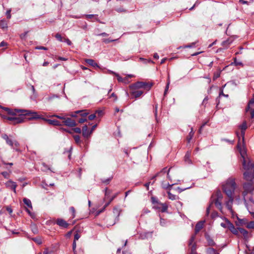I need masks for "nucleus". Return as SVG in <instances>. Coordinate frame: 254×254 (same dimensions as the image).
Here are the masks:
<instances>
[{
    "mask_svg": "<svg viewBox=\"0 0 254 254\" xmlns=\"http://www.w3.org/2000/svg\"><path fill=\"white\" fill-rule=\"evenodd\" d=\"M241 129V135L238 132H236L239 140L237 144V148L242 157V162L244 169L246 171L244 173L245 179L251 181L254 178V162L248 156L246 152V149L244 145L245 131L247 128L246 122H244L239 126Z\"/></svg>",
    "mask_w": 254,
    "mask_h": 254,
    "instance_id": "nucleus-1",
    "label": "nucleus"
},
{
    "mask_svg": "<svg viewBox=\"0 0 254 254\" xmlns=\"http://www.w3.org/2000/svg\"><path fill=\"white\" fill-rule=\"evenodd\" d=\"M152 86V84L147 82H137L129 86L130 94L133 98H137L143 93V90L148 91L150 89Z\"/></svg>",
    "mask_w": 254,
    "mask_h": 254,
    "instance_id": "nucleus-2",
    "label": "nucleus"
},
{
    "mask_svg": "<svg viewBox=\"0 0 254 254\" xmlns=\"http://www.w3.org/2000/svg\"><path fill=\"white\" fill-rule=\"evenodd\" d=\"M236 188L235 179L232 178L228 179L222 185L223 190L228 197L233 196Z\"/></svg>",
    "mask_w": 254,
    "mask_h": 254,
    "instance_id": "nucleus-3",
    "label": "nucleus"
},
{
    "mask_svg": "<svg viewBox=\"0 0 254 254\" xmlns=\"http://www.w3.org/2000/svg\"><path fill=\"white\" fill-rule=\"evenodd\" d=\"M170 169H167V168H164L162 169V170L158 173L155 177L160 176L161 175L162 173H167V179L170 181L169 182L166 183L165 182H163L162 183V186L164 189H169L171 186L177 184V182L179 181L178 180H173L171 175H170Z\"/></svg>",
    "mask_w": 254,
    "mask_h": 254,
    "instance_id": "nucleus-4",
    "label": "nucleus"
},
{
    "mask_svg": "<svg viewBox=\"0 0 254 254\" xmlns=\"http://www.w3.org/2000/svg\"><path fill=\"white\" fill-rule=\"evenodd\" d=\"M244 191L243 192V199L245 201V203L246 204V207H247L248 210L249 212L251 214H254V213L251 211L252 209H251L250 207L248 205L246 199V196L248 193H252L253 191L254 190V187L251 182H249L247 183H245L243 185Z\"/></svg>",
    "mask_w": 254,
    "mask_h": 254,
    "instance_id": "nucleus-5",
    "label": "nucleus"
},
{
    "mask_svg": "<svg viewBox=\"0 0 254 254\" xmlns=\"http://www.w3.org/2000/svg\"><path fill=\"white\" fill-rule=\"evenodd\" d=\"M213 204H214L215 205L216 207L218 209H219L220 210L222 211V201L217 199L216 198H215V197L212 196L211 203H210L209 207L207 208V210H206L207 214L209 213L210 208Z\"/></svg>",
    "mask_w": 254,
    "mask_h": 254,
    "instance_id": "nucleus-6",
    "label": "nucleus"
},
{
    "mask_svg": "<svg viewBox=\"0 0 254 254\" xmlns=\"http://www.w3.org/2000/svg\"><path fill=\"white\" fill-rule=\"evenodd\" d=\"M0 116L3 119L9 121H13L14 123H21L23 122V120L20 117H9L0 113Z\"/></svg>",
    "mask_w": 254,
    "mask_h": 254,
    "instance_id": "nucleus-7",
    "label": "nucleus"
},
{
    "mask_svg": "<svg viewBox=\"0 0 254 254\" xmlns=\"http://www.w3.org/2000/svg\"><path fill=\"white\" fill-rule=\"evenodd\" d=\"M1 137L5 140L7 145L13 147V141L14 140L13 139V137L12 135L8 136L6 134H2Z\"/></svg>",
    "mask_w": 254,
    "mask_h": 254,
    "instance_id": "nucleus-8",
    "label": "nucleus"
},
{
    "mask_svg": "<svg viewBox=\"0 0 254 254\" xmlns=\"http://www.w3.org/2000/svg\"><path fill=\"white\" fill-rule=\"evenodd\" d=\"M63 123L64 125L70 127H73L76 126L75 121L69 118H66L64 121H63Z\"/></svg>",
    "mask_w": 254,
    "mask_h": 254,
    "instance_id": "nucleus-9",
    "label": "nucleus"
},
{
    "mask_svg": "<svg viewBox=\"0 0 254 254\" xmlns=\"http://www.w3.org/2000/svg\"><path fill=\"white\" fill-rule=\"evenodd\" d=\"M5 185L6 188L12 190L15 193H16V188L17 187V185L16 183L12 181L11 180H9L6 182Z\"/></svg>",
    "mask_w": 254,
    "mask_h": 254,
    "instance_id": "nucleus-10",
    "label": "nucleus"
},
{
    "mask_svg": "<svg viewBox=\"0 0 254 254\" xmlns=\"http://www.w3.org/2000/svg\"><path fill=\"white\" fill-rule=\"evenodd\" d=\"M228 198L229 199L225 202V205L227 209L230 211V212L233 213L232 204L234 197L233 196H231V197H228Z\"/></svg>",
    "mask_w": 254,
    "mask_h": 254,
    "instance_id": "nucleus-11",
    "label": "nucleus"
},
{
    "mask_svg": "<svg viewBox=\"0 0 254 254\" xmlns=\"http://www.w3.org/2000/svg\"><path fill=\"white\" fill-rule=\"evenodd\" d=\"M43 120L46 122H47L49 124L56 126H61L62 124L60 123L59 121L57 120H52L50 119H47L45 118H43Z\"/></svg>",
    "mask_w": 254,
    "mask_h": 254,
    "instance_id": "nucleus-12",
    "label": "nucleus"
},
{
    "mask_svg": "<svg viewBox=\"0 0 254 254\" xmlns=\"http://www.w3.org/2000/svg\"><path fill=\"white\" fill-rule=\"evenodd\" d=\"M254 105V98L250 101L249 104L248 105V107L246 108V111L247 112L249 110L251 109L252 106H253ZM251 114V118H253L254 117V109L252 111Z\"/></svg>",
    "mask_w": 254,
    "mask_h": 254,
    "instance_id": "nucleus-13",
    "label": "nucleus"
},
{
    "mask_svg": "<svg viewBox=\"0 0 254 254\" xmlns=\"http://www.w3.org/2000/svg\"><path fill=\"white\" fill-rule=\"evenodd\" d=\"M109 72L114 74L117 77V79L119 82H124L125 83H128V82H127V78H123L121 76H120L119 74L115 73V72H114L113 71L109 70Z\"/></svg>",
    "mask_w": 254,
    "mask_h": 254,
    "instance_id": "nucleus-14",
    "label": "nucleus"
},
{
    "mask_svg": "<svg viewBox=\"0 0 254 254\" xmlns=\"http://www.w3.org/2000/svg\"><path fill=\"white\" fill-rule=\"evenodd\" d=\"M91 134V131L89 130L88 127L86 125L82 127V135L84 137H88Z\"/></svg>",
    "mask_w": 254,
    "mask_h": 254,
    "instance_id": "nucleus-15",
    "label": "nucleus"
},
{
    "mask_svg": "<svg viewBox=\"0 0 254 254\" xmlns=\"http://www.w3.org/2000/svg\"><path fill=\"white\" fill-rule=\"evenodd\" d=\"M57 224L60 227L64 228H67L68 226V224L64 219H58L57 220Z\"/></svg>",
    "mask_w": 254,
    "mask_h": 254,
    "instance_id": "nucleus-16",
    "label": "nucleus"
},
{
    "mask_svg": "<svg viewBox=\"0 0 254 254\" xmlns=\"http://www.w3.org/2000/svg\"><path fill=\"white\" fill-rule=\"evenodd\" d=\"M121 210L118 207H115L113 209V214L116 217V221H119V217L121 214Z\"/></svg>",
    "mask_w": 254,
    "mask_h": 254,
    "instance_id": "nucleus-17",
    "label": "nucleus"
},
{
    "mask_svg": "<svg viewBox=\"0 0 254 254\" xmlns=\"http://www.w3.org/2000/svg\"><path fill=\"white\" fill-rule=\"evenodd\" d=\"M2 110L5 112H6L8 114L11 115H15L17 113L20 112V110H15L14 111H13L8 108H3Z\"/></svg>",
    "mask_w": 254,
    "mask_h": 254,
    "instance_id": "nucleus-18",
    "label": "nucleus"
},
{
    "mask_svg": "<svg viewBox=\"0 0 254 254\" xmlns=\"http://www.w3.org/2000/svg\"><path fill=\"white\" fill-rule=\"evenodd\" d=\"M44 117L42 116H40L38 114V113L36 112H34L33 113H32V115H31V117L29 118V120H35V119H42L43 120Z\"/></svg>",
    "mask_w": 254,
    "mask_h": 254,
    "instance_id": "nucleus-19",
    "label": "nucleus"
},
{
    "mask_svg": "<svg viewBox=\"0 0 254 254\" xmlns=\"http://www.w3.org/2000/svg\"><path fill=\"white\" fill-rule=\"evenodd\" d=\"M228 226H229L228 229L230 230V231H231V232L232 233H233L234 234H235V235L238 234V233H239L238 228L236 229L235 228V226H234V225L231 223H230V224H228Z\"/></svg>",
    "mask_w": 254,
    "mask_h": 254,
    "instance_id": "nucleus-20",
    "label": "nucleus"
},
{
    "mask_svg": "<svg viewBox=\"0 0 254 254\" xmlns=\"http://www.w3.org/2000/svg\"><path fill=\"white\" fill-rule=\"evenodd\" d=\"M204 221H200L198 222L195 228V233H198L203 227Z\"/></svg>",
    "mask_w": 254,
    "mask_h": 254,
    "instance_id": "nucleus-21",
    "label": "nucleus"
},
{
    "mask_svg": "<svg viewBox=\"0 0 254 254\" xmlns=\"http://www.w3.org/2000/svg\"><path fill=\"white\" fill-rule=\"evenodd\" d=\"M85 62L89 65L93 66L98 67L99 66L97 63H96L92 59H86L85 60Z\"/></svg>",
    "mask_w": 254,
    "mask_h": 254,
    "instance_id": "nucleus-22",
    "label": "nucleus"
},
{
    "mask_svg": "<svg viewBox=\"0 0 254 254\" xmlns=\"http://www.w3.org/2000/svg\"><path fill=\"white\" fill-rule=\"evenodd\" d=\"M190 152L188 151L185 156V161L186 162V163L189 164L191 163V161L190 159Z\"/></svg>",
    "mask_w": 254,
    "mask_h": 254,
    "instance_id": "nucleus-23",
    "label": "nucleus"
},
{
    "mask_svg": "<svg viewBox=\"0 0 254 254\" xmlns=\"http://www.w3.org/2000/svg\"><path fill=\"white\" fill-rule=\"evenodd\" d=\"M23 201L24 203L26 205L27 207L32 209L31 201L30 199L26 198H24Z\"/></svg>",
    "mask_w": 254,
    "mask_h": 254,
    "instance_id": "nucleus-24",
    "label": "nucleus"
},
{
    "mask_svg": "<svg viewBox=\"0 0 254 254\" xmlns=\"http://www.w3.org/2000/svg\"><path fill=\"white\" fill-rule=\"evenodd\" d=\"M212 197H215L217 199L222 201L223 195L220 191L217 192L215 194L212 195Z\"/></svg>",
    "mask_w": 254,
    "mask_h": 254,
    "instance_id": "nucleus-25",
    "label": "nucleus"
},
{
    "mask_svg": "<svg viewBox=\"0 0 254 254\" xmlns=\"http://www.w3.org/2000/svg\"><path fill=\"white\" fill-rule=\"evenodd\" d=\"M239 232H240L245 238H247L248 237V231L245 229L242 228H238Z\"/></svg>",
    "mask_w": 254,
    "mask_h": 254,
    "instance_id": "nucleus-26",
    "label": "nucleus"
},
{
    "mask_svg": "<svg viewBox=\"0 0 254 254\" xmlns=\"http://www.w3.org/2000/svg\"><path fill=\"white\" fill-rule=\"evenodd\" d=\"M19 146V143L17 141L14 140L13 141V147H12L13 148L15 149L16 151H18L19 149L18 147Z\"/></svg>",
    "mask_w": 254,
    "mask_h": 254,
    "instance_id": "nucleus-27",
    "label": "nucleus"
},
{
    "mask_svg": "<svg viewBox=\"0 0 254 254\" xmlns=\"http://www.w3.org/2000/svg\"><path fill=\"white\" fill-rule=\"evenodd\" d=\"M20 112L24 113V115H30V116H31L32 115V113H33V111H32L31 110H20Z\"/></svg>",
    "mask_w": 254,
    "mask_h": 254,
    "instance_id": "nucleus-28",
    "label": "nucleus"
},
{
    "mask_svg": "<svg viewBox=\"0 0 254 254\" xmlns=\"http://www.w3.org/2000/svg\"><path fill=\"white\" fill-rule=\"evenodd\" d=\"M168 198L172 200L176 199V195L172 194L170 191L168 192Z\"/></svg>",
    "mask_w": 254,
    "mask_h": 254,
    "instance_id": "nucleus-29",
    "label": "nucleus"
},
{
    "mask_svg": "<svg viewBox=\"0 0 254 254\" xmlns=\"http://www.w3.org/2000/svg\"><path fill=\"white\" fill-rule=\"evenodd\" d=\"M194 240V236H192L191 237L190 239V240L189 244V246L190 247H191L190 249L192 248V247L193 246H194L195 247V245L193 244Z\"/></svg>",
    "mask_w": 254,
    "mask_h": 254,
    "instance_id": "nucleus-30",
    "label": "nucleus"
},
{
    "mask_svg": "<svg viewBox=\"0 0 254 254\" xmlns=\"http://www.w3.org/2000/svg\"><path fill=\"white\" fill-rule=\"evenodd\" d=\"M0 26L2 28H5L7 27V23L5 20H2L0 21Z\"/></svg>",
    "mask_w": 254,
    "mask_h": 254,
    "instance_id": "nucleus-31",
    "label": "nucleus"
},
{
    "mask_svg": "<svg viewBox=\"0 0 254 254\" xmlns=\"http://www.w3.org/2000/svg\"><path fill=\"white\" fill-rule=\"evenodd\" d=\"M228 224H230V222L229 221H226L225 222L221 223L220 225L223 228H228L229 227Z\"/></svg>",
    "mask_w": 254,
    "mask_h": 254,
    "instance_id": "nucleus-32",
    "label": "nucleus"
},
{
    "mask_svg": "<svg viewBox=\"0 0 254 254\" xmlns=\"http://www.w3.org/2000/svg\"><path fill=\"white\" fill-rule=\"evenodd\" d=\"M233 64H234L235 65H241V66L243 65V63L241 62L238 61L237 60L236 58L234 59V61Z\"/></svg>",
    "mask_w": 254,
    "mask_h": 254,
    "instance_id": "nucleus-33",
    "label": "nucleus"
},
{
    "mask_svg": "<svg viewBox=\"0 0 254 254\" xmlns=\"http://www.w3.org/2000/svg\"><path fill=\"white\" fill-rule=\"evenodd\" d=\"M206 239L208 242V243L210 246H213L214 245V241L210 239V238L208 236L206 237Z\"/></svg>",
    "mask_w": 254,
    "mask_h": 254,
    "instance_id": "nucleus-34",
    "label": "nucleus"
},
{
    "mask_svg": "<svg viewBox=\"0 0 254 254\" xmlns=\"http://www.w3.org/2000/svg\"><path fill=\"white\" fill-rule=\"evenodd\" d=\"M33 241L39 245L41 244L42 243V240L40 238H35L33 239Z\"/></svg>",
    "mask_w": 254,
    "mask_h": 254,
    "instance_id": "nucleus-35",
    "label": "nucleus"
},
{
    "mask_svg": "<svg viewBox=\"0 0 254 254\" xmlns=\"http://www.w3.org/2000/svg\"><path fill=\"white\" fill-rule=\"evenodd\" d=\"M247 227L248 228H254V221L249 222L247 224Z\"/></svg>",
    "mask_w": 254,
    "mask_h": 254,
    "instance_id": "nucleus-36",
    "label": "nucleus"
},
{
    "mask_svg": "<svg viewBox=\"0 0 254 254\" xmlns=\"http://www.w3.org/2000/svg\"><path fill=\"white\" fill-rule=\"evenodd\" d=\"M74 139L76 143L78 144L80 142V138L79 135H74Z\"/></svg>",
    "mask_w": 254,
    "mask_h": 254,
    "instance_id": "nucleus-37",
    "label": "nucleus"
},
{
    "mask_svg": "<svg viewBox=\"0 0 254 254\" xmlns=\"http://www.w3.org/2000/svg\"><path fill=\"white\" fill-rule=\"evenodd\" d=\"M170 79H169V76H168L167 83L166 87V88H165V92H164V95H165L167 93V92L168 89L169 88V84H170Z\"/></svg>",
    "mask_w": 254,
    "mask_h": 254,
    "instance_id": "nucleus-38",
    "label": "nucleus"
},
{
    "mask_svg": "<svg viewBox=\"0 0 254 254\" xmlns=\"http://www.w3.org/2000/svg\"><path fill=\"white\" fill-rule=\"evenodd\" d=\"M70 210L72 213V218H74L75 216V210L74 208L73 207H71L70 208Z\"/></svg>",
    "mask_w": 254,
    "mask_h": 254,
    "instance_id": "nucleus-39",
    "label": "nucleus"
},
{
    "mask_svg": "<svg viewBox=\"0 0 254 254\" xmlns=\"http://www.w3.org/2000/svg\"><path fill=\"white\" fill-rule=\"evenodd\" d=\"M55 37L57 38V39L58 40H59V41L60 42H62L63 41V38H62V36L61 35V34H57L55 36Z\"/></svg>",
    "mask_w": 254,
    "mask_h": 254,
    "instance_id": "nucleus-40",
    "label": "nucleus"
},
{
    "mask_svg": "<svg viewBox=\"0 0 254 254\" xmlns=\"http://www.w3.org/2000/svg\"><path fill=\"white\" fill-rule=\"evenodd\" d=\"M80 237V235L79 234H78L77 233H76L74 235V241H77L79 239Z\"/></svg>",
    "mask_w": 254,
    "mask_h": 254,
    "instance_id": "nucleus-41",
    "label": "nucleus"
},
{
    "mask_svg": "<svg viewBox=\"0 0 254 254\" xmlns=\"http://www.w3.org/2000/svg\"><path fill=\"white\" fill-rule=\"evenodd\" d=\"M96 117V115L95 114H91L90 115V116H89L88 117V119L89 120H93V119H94Z\"/></svg>",
    "mask_w": 254,
    "mask_h": 254,
    "instance_id": "nucleus-42",
    "label": "nucleus"
},
{
    "mask_svg": "<svg viewBox=\"0 0 254 254\" xmlns=\"http://www.w3.org/2000/svg\"><path fill=\"white\" fill-rule=\"evenodd\" d=\"M231 43V41H230L229 40H226V41H225L224 42H223V43H222V45L224 46H226V45H229V44H230Z\"/></svg>",
    "mask_w": 254,
    "mask_h": 254,
    "instance_id": "nucleus-43",
    "label": "nucleus"
},
{
    "mask_svg": "<svg viewBox=\"0 0 254 254\" xmlns=\"http://www.w3.org/2000/svg\"><path fill=\"white\" fill-rule=\"evenodd\" d=\"M231 43V41H230L229 40H226V41H225L224 42H223V43H222V45L224 46H226V45H229V44H230Z\"/></svg>",
    "mask_w": 254,
    "mask_h": 254,
    "instance_id": "nucleus-44",
    "label": "nucleus"
},
{
    "mask_svg": "<svg viewBox=\"0 0 254 254\" xmlns=\"http://www.w3.org/2000/svg\"><path fill=\"white\" fill-rule=\"evenodd\" d=\"M2 175L5 178H8L9 177V173L7 172H3L1 173Z\"/></svg>",
    "mask_w": 254,
    "mask_h": 254,
    "instance_id": "nucleus-45",
    "label": "nucleus"
},
{
    "mask_svg": "<svg viewBox=\"0 0 254 254\" xmlns=\"http://www.w3.org/2000/svg\"><path fill=\"white\" fill-rule=\"evenodd\" d=\"M73 130L76 133H80L81 131L80 128L79 127H75L73 129Z\"/></svg>",
    "mask_w": 254,
    "mask_h": 254,
    "instance_id": "nucleus-46",
    "label": "nucleus"
},
{
    "mask_svg": "<svg viewBox=\"0 0 254 254\" xmlns=\"http://www.w3.org/2000/svg\"><path fill=\"white\" fill-rule=\"evenodd\" d=\"M76 247V241H73V244H72V249H73V252L74 253V254H75Z\"/></svg>",
    "mask_w": 254,
    "mask_h": 254,
    "instance_id": "nucleus-47",
    "label": "nucleus"
},
{
    "mask_svg": "<svg viewBox=\"0 0 254 254\" xmlns=\"http://www.w3.org/2000/svg\"><path fill=\"white\" fill-rule=\"evenodd\" d=\"M115 40H110L109 39H105L103 40V42H104L105 43H109L110 42H113Z\"/></svg>",
    "mask_w": 254,
    "mask_h": 254,
    "instance_id": "nucleus-48",
    "label": "nucleus"
},
{
    "mask_svg": "<svg viewBox=\"0 0 254 254\" xmlns=\"http://www.w3.org/2000/svg\"><path fill=\"white\" fill-rule=\"evenodd\" d=\"M110 192L109 190H108L107 189H106L105 191V198H109V195L110 194Z\"/></svg>",
    "mask_w": 254,
    "mask_h": 254,
    "instance_id": "nucleus-49",
    "label": "nucleus"
},
{
    "mask_svg": "<svg viewBox=\"0 0 254 254\" xmlns=\"http://www.w3.org/2000/svg\"><path fill=\"white\" fill-rule=\"evenodd\" d=\"M95 114H98V116H101L103 115V112L101 110H97L96 111Z\"/></svg>",
    "mask_w": 254,
    "mask_h": 254,
    "instance_id": "nucleus-50",
    "label": "nucleus"
},
{
    "mask_svg": "<svg viewBox=\"0 0 254 254\" xmlns=\"http://www.w3.org/2000/svg\"><path fill=\"white\" fill-rule=\"evenodd\" d=\"M167 209V206L165 204H163L161 211L162 212H165Z\"/></svg>",
    "mask_w": 254,
    "mask_h": 254,
    "instance_id": "nucleus-51",
    "label": "nucleus"
},
{
    "mask_svg": "<svg viewBox=\"0 0 254 254\" xmlns=\"http://www.w3.org/2000/svg\"><path fill=\"white\" fill-rule=\"evenodd\" d=\"M10 11H11L10 10H8L6 12L7 18L8 19H9L11 17Z\"/></svg>",
    "mask_w": 254,
    "mask_h": 254,
    "instance_id": "nucleus-52",
    "label": "nucleus"
},
{
    "mask_svg": "<svg viewBox=\"0 0 254 254\" xmlns=\"http://www.w3.org/2000/svg\"><path fill=\"white\" fill-rule=\"evenodd\" d=\"M116 11L119 12H126V10L123 8H119L116 9Z\"/></svg>",
    "mask_w": 254,
    "mask_h": 254,
    "instance_id": "nucleus-53",
    "label": "nucleus"
},
{
    "mask_svg": "<svg viewBox=\"0 0 254 254\" xmlns=\"http://www.w3.org/2000/svg\"><path fill=\"white\" fill-rule=\"evenodd\" d=\"M94 16H95V15H93V14L86 15V18L87 19H90V18H92L94 17Z\"/></svg>",
    "mask_w": 254,
    "mask_h": 254,
    "instance_id": "nucleus-54",
    "label": "nucleus"
},
{
    "mask_svg": "<svg viewBox=\"0 0 254 254\" xmlns=\"http://www.w3.org/2000/svg\"><path fill=\"white\" fill-rule=\"evenodd\" d=\"M195 250H196V247H195L194 246H193L192 247V248H191V254H194Z\"/></svg>",
    "mask_w": 254,
    "mask_h": 254,
    "instance_id": "nucleus-55",
    "label": "nucleus"
},
{
    "mask_svg": "<svg viewBox=\"0 0 254 254\" xmlns=\"http://www.w3.org/2000/svg\"><path fill=\"white\" fill-rule=\"evenodd\" d=\"M64 42H65L68 45H71L72 43L68 39H65Z\"/></svg>",
    "mask_w": 254,
    "mask_h": 254,
    "instance_id": "nucleus-56",
    "label": "nucleus"
},
{
    "mask_svg": "<svg viewBox=\"0 0 254 254\" xmlns=\"http://www.w3.org/2000/svg\"><path fill=\"white\" fill-rule=\"evenodd\" d=\"M86 121H87L86 119L82 118V119H80L79 120V123H83L86 122Z\"/></svg>",
    "mask_w": 254,
    "mask_h": 254,
    "instance_id": "nucleus-57",
    "label": "nucleus"
},
{
    "mask_svg": "<svg viewBox=\"0 0 254 254\" xmlns=\"http://www.w3.org/2000/svg\"><path fill=\"white\" fill-rule=\"evenodd\" d=\"M36 49H39V50H47V48L46 47H42V46L37 47Z\"/></svg>",
    "mask_w": 254,
    "mask_h": 254,
    "instance_id": "nucleus-58",
    "label": "nucleus"
},
{
    "mask_svg": "<svg viewBox=\"0 0 254 254\" xmlns=\"http://www.w3.org/2000/svg\"><path fill=\"white\" fill-rule=\"evenodd\" d=\"M111 97H114V100H115V101L117 100V96H116V95L115 94V93H113L111 94V96H110V98H111Z\"/></svg>",
    "mask_w": 254,
    "mask_h": 254,
    "instance_id": "nucleus-59",
    "label": "nucleus"
},
{
    "mask_svg": "<svg viewBox=\"0 0 254 254\" xmlns=\"http://www.w3.org/2000/svg\"><path fill=\"white\" fill-rule=\"evenodd\" d=\"M58 60H61V61H67V59H66V58H63V57H58Z\"/></svg>",
    "mask_w": 254,
    "mask_h": 254,
    "instance_id": "nucleus-60",
    "label": "nucleus"
},
{
    "mask_svg": "<svg viewBox=\"0 0 254 254\" xmlns=\"http://www.w3.org/2000/svg\"><path fill=\"white\" fill-rule=\"evenodd\" d=\"M220 76V74L219 73H217V74H215L214 75V76H213V79L214 80H215L216 79H217L218 77H219Z\"/></svg>",
    "mask_w": 254,
    "mask_h": 254,
    "instance_id": "nucleus-61",
    "label": "nucleus"
},
{
    "mask_svg": "<svg viewBox=\"0 0 254 254\" xmlns=\"http://www.w3.org/2000/svg\"><path fill=\"white\" fill-rule=\"evenodd\" d=\"M149 235V233H145L144 235H142V234H141L140 235V237L141 239H144L146 237V235Z\"/></svg>",
    "mask_w": 254,
    "mask_h": 254,
    "instance_id": "nucleus-62",
    "label": "nucleus"
},
{
    "mask_svg": "<svg viewBox=\"0 0 254 254\" xmlns=\"http://www.w3.org/2000/svg\"><path fill=\"white\" fill-rule=\"evenodd\" d=\"M6 210H7V211L9 212V214H11L12 213V209L11 208L7 207L6 208Z\"/></svg>",
    "mask_w": 254,
    "mask_h": 254,
    "instance_id": "nucleus-63",
    "label": "nucleus"
},
{
    "mask_svg": "<svg viewBox=\"0 0 254 254\" xmlns=\"http://www.w3.org/2000/svg\"><path fill=\"white\" fill-rule=\"evenodd\" d=\"M50 253V252L48 250H46L43 252V253H39V254H49Z\"/></svg>",
    "mask_w": 254,
    "mask_h": 254,
    "instance_id": "nucleus-64",
    "label": "nucleus"
}]
</instances>
